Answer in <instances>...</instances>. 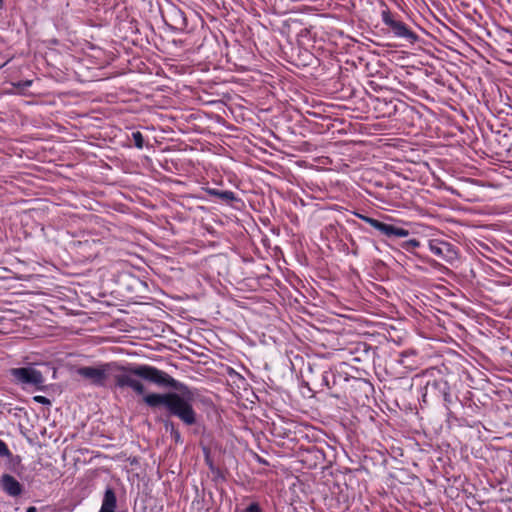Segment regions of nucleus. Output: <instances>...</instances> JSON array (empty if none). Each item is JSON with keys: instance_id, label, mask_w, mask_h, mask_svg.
I'll return each instance as SVG.
<instances>
[{"instance_id": "aec40b11", "label": "nucleus", "mask_w": 512, "mask_h": 512, "mask_svg": "<svg viewBox=\"0 0 512 512\" xmlns=\"http://www.w3.org/2000/svg\"><path fill=\"white\" fill-rule=\"evenodd\" d=\"M3 7H4V1L0 0V10L3 9Z\"/></svg>"}, {"instance_id": "20e7f679", "label": "nucleus", "mask_w": 512, "mask_h": 512, "mask_svg": "<svg viewBox=\"0 0 512 512\" xmlns=\"http://www.w3.org/2000/svg\"><path fill=\"white\" fill-rule=\"evenodd\" d=\"M381 6L384 8L381 11L382 22L392 30L394 35L399 38H404L410 43L416 42L418 36L411 29H409L404 22L395 20L393 18L389 8L384 1H381Z\"/></svg>"}, {"instance_id": "6ab92c4d", "label": "nucleus", "mask_w": 512, "mask_h": 512, "mask_svg": "<svg viewBox=\"0 0 512 512\" xmlns=\"http://www.w3.org/2000/svg\"><path fill=\"white\" fill-rule=\"evenodd\" d=\"M327 372L324 373L323 375V381L326 383V385H328V381H327Z\"/></svg>"}, {"instance_id": "7ed1b4c3", "label": "nucleus", "mask_w": 512, "mask_h": 512, "mask_svg": "<svg viewBox=\"0 0 512 512\" xmlns=\"http://www.w3.org/2000/svg\"><path fill=\"white\" fill-rule=\"evenodd\" d=\"M114 362L102 363L98 366H82L76 369V373L89 384L96 387H105L108 379L112 378Z\"/></svg>"}, {"instance_id": "1a4fd4ad", "label": "nucleus", "mask_w": 512, "mask_h": 512, "mask_svg": "<svg viewBox=\"0 0 512 512\" xmlns=\"http://www.w3.org/2000/svg\"><path fill=\"white\" fill-rule=\"evenodd\" d=\"M205 192L213 197H217L226 203H231L238 200V197L233 191H221L215 188H205Z\"/></svg>"}, {"instance_id": "0eeeda50", "label": "nucleus", "mask_w": 512, "mask_h": 512, "mask_svg": "<svg viewBox=\"0 0 512 512\" xmlns=\"http://www.w3.org/2000/svg\"><path fill=\"white\" fill-rule=\"evenodd\" d=\"M1 489L11 497L22 494L23 488L20 482L10 474H3L0 479Z\"/></svg>"}, {"instance_id": "9d476101", "label": "nucleus", "mask_w": 512, "mask_h": 512, "mask_svg": "<svg viewBox=\"0 0 512 512\" xmlns=\"http://www.w3.org/2000/svg\"><path fill=\"white\" fill-rule=\"evenodd\" d=\"M426 388H430L435 394L442 396L447 390L450 389L448 382L444 379L433 380L428 382Z\"/></svg>"}, {"instance_id": "f257e3e1", "label": "nucleus", "mask_w": 512, "mask_h": 512, "mask_svg": "<svg viewBox=\"0 0 512 512\" xmlns=\"http://www.w3.org/2000/svg\"><path fill=\"white\" fill-rule=\"evenodd\" d=\"M112 379L115 387L130 388L150 408L164 406L171 416L180 419L185 425L197 422L193 408L197 390L189 388L166 372L146 364L123 366L114 362Z\"/></svg>"}, {"instance_id": "f8f14e48", "label": "nucleus", "mask_w": 512, "mask_h": 512, "mask_svg": "<svg viewBox=\"0 0 512 512\" xmlns=\"http://www.w3.org/2000/svg\"><path fill=\"white\" fill-rule=\"evenodd\" d=\"M165 426H166V429H168V427H170L171 436L176 443H179L182 441L180 432L177 429H175V427L172 423H166Z\"/></svg>"}, {"instance_id": "f3484780", "label": "nucleus", "mask_w": 512, "mask_h": 512, "mask_svg": "<svg viewBox=\"0 0 512 512\" xmlns=\"http://www.w3.org/2000/svg\"><path fill=\"white\" fill-rule=\"evenodd\" d=\"M34 401L37 402V403H40V404H43V405H49L50 404V401L48 398H46L45 396H34Z\"/></svg>"}, {"instance_id": "423d86ee", "label": "nucleus", "mask_w": 512, "mask_h": 512, "mask_svg": "<svg viewBox=\"0 0 512 512\" xmlns=\"http://www.w3.org/2000/svg\"><path fill=\"white\" fill-rule=\"evenodd\" d=\"M357 216L387 237L404 238L409 235V231L404 228L381 222L366 215L358 214Z\"/></svg>"}, {"instance_id": "39448f33", "label": "nucleus", "mask_w": 512, "mask_h": 512, "mask_svg": "<svg viewBox=\"0 0 512 512\" xmlns=\"http://www.w3.org/2000/svg\"><path fill=\"white\" fill-rule=\"evenodd\" d=\"M428 248L432 254L438 258L453 263L458 258V253L454 245L441 239H430Z\"/></svg>"}, {"instance_id": "2eb2a0df", "label": "nucleus", "mask_w": 512, "mask_h": 512, "mask_svg": "<svg viewBox=\"0 0 512 512\" xmlns=\"http://www.w3.org/2000/svg\"><path fill=\"white\" fill-rule=\"evenodd\" d=\"M10 454L7 444L3 440H0V457H8Z\"/></svg>"}, {"instance_id": "9b49d317", "label": "nucleus", "mask_w": 512, "mask_h": 512, "mask_svg": "<svg viewBox=\"0 0 512 512\" xmlns=\"http://www.w3.org/2000/svg\"><path fill=\"white\" fill-rule=\"evenodd\" d=\"M132 139L134 141V145L138 149H142L144 146V137L140 131H135L132 133Z\"/></svg>"}, {"instance_id": "6e6552de", "label": "nucleus", "mask_w": 512, "mask_h": 512, "mask_svg": "<svg viewBox=\"0 0 512 512\" xmlns=\"http://www.w3.org/2000/svg\"><path fill=\"white\" fill-rule=\"evenodd\" d=\"M116 504L117 500L113 489L107 488L99 512H115Z\"/></svg>"}, {"instance_id": "a211bd4d", "label": "nucleus", "mask_w": 512, "mask_h": 512, "mask_svg": "<svg viewBox=\"0 0 512 512\" xmlns=\"http://www.w3.org/2000/svg\"><path fill=\"white\" fill-rule=\"evenodd\" d=\"M26 512H37V509H36V507L31 506V507L27 508Z\"/></svg>"}, {"instance_id": "dca6fc26", "label": "nucleus", "mask_w": 512, "mask_h": 512, "mask_svg": "<svg viewBox=\"0 0 512 512\" xmlns=\"http://www.w3.org/2000/svg\"><path fill=\"white\" fill-rule=\"evenodd\" d=\"M244 512H262V509L257 502H253L245 508Z\"/></svg>"}, {"instance_id": "4468645a", "label": "nucleus", "mask_w": 512, "mask_h": 512, "mask_svg": "<svg viewBox=\"0 0 512 512\" xmlns=\"http://www.w3.org/2000/svg\"><path fill=\"white\" fill-rule=\"evenodd\" d=\"M442 398H443V401L445 403V407L447 410H449V406L453 403V398H452V395H451V392H450V389L447 390L443 395H442Z\"/></svg>"}, {"instance_id": "f03ea898", "label": "nucleus", "mask_w": 512, "mask_h": 512, "mask_svg": "<svg viewBox=\"0 0 512 512\" xmlns=\"http://www.w3.org/2000/svg\"><path fill=\"white\" fill-rule=\"evenodd\" d=\"M12 381L20 385L23 389L42 390L44 386V376L41 371L33 366L12 368L9 370Z\"/></svg>"}, {"instance_id": "ddd939ff", "label": "nucleus", "mask_w": 512, "mask_h": 512, "mask_svg": "<svg viewBox=\"0 0 512 512\" xmlns=\"http://www.w3.org/2000/svg\"><path fill=\"white\" fill-rule=\"evenodd\" d=\"M402 247L407 251H411L412 249L420 247V242L417 239H410L405 241L402 244Z\"/></svg>"}]
</instances>
